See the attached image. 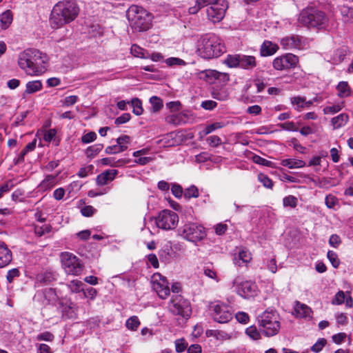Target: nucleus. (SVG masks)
I'll use <instances>...</instances> for the list:
<instances>
[{"label":"nucleus","instance_id":"obj_58","mask_svg":"<svg viewBox=\"0 0 353 353\" xmlns=\"http://www.w3.org/2000/svg\"><path fill=\"white\" fill-rule=\"evenodd\" d=\"M174 343H175L176 351L177 352H183L188 346V343H186V341L184 339H177L175 341Z\"/></svg>","mask_w":353,"mask_h":353},{"label":"nucleus","instance_id":"obj_32","mask_svg":"<svg viewBox=\"0 0 353 353\" xmlns=\"http://www.w3.org/2000/svg\"><path fill=\"white\" fill-rule=\"evenodd\" d=\"M349 119L346 113H341L339 115L332 119V124L334 129H338L345 125Z\"/></svg>","mask_w":353,"mask_h":353},{"label":"nucleus","instance_id":"obj_29","mask_svg":"<svg viewBox=\"0 0 353 353\" xmlns=\"http://www.w3.org/2000/svg\"><path fill=\"white\" fill-rule=\"evenodd\" d=\"M256 65V59L253 56L241 55L240 68L243 69H252Z\"/></svg>","mask_w":353,"mask_h":353},{"label":"nucleus","instance_id":"obj_37","mask_svg":"<svg viewBox=\"0 0 353 353\" xmlns=\"http://www.w3.org/2000/svg\"><path fill=\"white\" fill-rule=\"evenodd\" d=\"M131 54L136 57L141 59H148V52L137 44H133L130 48Z\"/></svg>","mask_w":353,"mask_h":353},{"label":"nucleus","instance_id":"obj_46","mask_svg":"<svg viewBox=\"0 0 353 353\" xmlns=\"http://www.w3.org/2000/svg\"><path fill=\"white\" fill-rule=\"evenodd\" d=\"M26 117L25 112H18L15 113L11 118V125L13 126H17L20 125Z\"/></svg>","mask_w":353,"mask_h":353},{"label":"nucleus","instance_id":"obj_38","mask_svg":"<svg viewBox=\"0 0 353 353\" xmlns=\"http://www.w3.org/2000/svg\"><path fill=\"white\" fill-rule=\"evenodd\" d=\"M131 141V137L128 135H121L116 139V143L119 145L123 151H125L128 148V145L130 144Z\"/></svg>","mask_w":353,"mask_h":353},{"label":"nucleus","instance_id":"obj_7","mask_svg":"<svg viewBox=\"0 0 353 353\" xmlns=\"http://www.w3.org/2000/svg\"><path fill=\"white\" fill-rule=\"evenodd\" d=\"M279 320V315L276 311L265 310L258 316L261 332L268 337L277 334L281 327Z\"/></svg>","mask_w":353,"mask_h":353},{"label":"nucleus","instance_id":"obj_21","mask_svg":"<svg viewBox=\"0 0 353 353\" xmlns=\"http://www.w3.org/2000/svg\"><path fill=\"white\" fill-rule=\"evenodd\" d=\"M150 150V148H145L141 150L134 151L132 153V156L135 157L134 162L141 165H145L152 162L154 160V158L146 156L149 153Z\"/></svg>","mask_w":353,"mask_h":353},{"label":"nucleus","instance_id":"obj_39","mask_svg":"<svg viewBox=\"0 0 353 353\" xmlns=\"http://www.w3.org/2000/svg\"><path fill=\"white\" fill-rule=\"evenodd\" d=\"M241 54L228 55L224 63L230 68L239 67Z\"/></svg>","mask_w":353,"mask_h":353},{"label":"nucleus","instance_id":"obj_54","mask_svg":"<svg viewBox=\"0 0 353 353\" xmlns=\"http://www.w3.org/2000/svg\"><path fill=\"white\" fill-rule=\"evenodd\" d=\"M327 341L325 339H319L311 347V350L314 352L318 353L322 350L325 345Z\"/></svg>","mask_w":353,"mask_h":353},{"label":"nucleus","instance_id":"obj_33","mask_svg":"<svg viewBox=\"0 0 353 353\" xmlns=\"http://www.w3.org/2000/svg\"><path fill=\"white\" fill-rule=\"evenodd\" d=\"M225 126V123L223 122H216L212 123L210 125H206L203 130H201L199 133V135L201 139H203L204 137L208 135V134L212 132L213 131L221 128Z\"/></svg>","mask_w":353,"mask_h":353},{"label":"nucleus","instance_id":"obj_63","mask_svg":"<svg viewBox=\"0 0 353 353\" xmlns=\"http://www.w3.org/2000/svg\"><path fill=\"white\" fill-rule=\"evenodd\" d=\"M83 296L94 300L97 295V290L93 288H88L85 291H83Z\"/></svg>","mask_w":353,"mask_h":353},{"label":"nucleus","instance_id":"obj_55","mask_svg":"<svg viewBox=\"0 0 353 353\" xmlns=\"http://www.w3.org/2000/svg\"><path fill=\"white\" fill-rule=\"evenodd\" d=\"M341 14L345 21L353 20V8L343 7L341 10Z\"/></svg>","mask_w":353,"mask_h":353},{"label":"nucleus","instance_id":"obj_34","mask_svg":"<svg viewBox=\"0 0 353 353\" xmlns=\"http://www.w3.org/2000/svg\"><path fill=\"white\" fill-rule=\"evenodd\" d=\"M336 90L340 97H347L351 94V90L347 81L339 82L336 86Z\"/></svg>","mask_w":353,"mask_h":353},{"label":"nucleus","instance_id":"obj_36","mask_svg":"<svg viewBox=\"0 0 353 353\" xmlns=\"http://www.w3.org/2000/svg\"><path fill=\"white\" fill-rule=\"evenodd\" d=\"M46 141L51 142L54 146H57L59 144L60 139L55 129H50L48 132H46Z\"/></svg>","mask_w":353,"mask_h":353},{"label":"nucleus","instance_id":"obj_59","mask_svg":"<svg viewBox=\"0 0 353 353\" xmlns=\"http://www.w3.org/2000/svg\"><path fill=\"white\" fill-rule=\"evenodd\" d=\"M105 152L107 154H119L120 152H122L123 151L121 150L119 145L116 143L115 144L108 146L105 148Z\"/></svg>","mask_w":353,"mask_h":353},{"label":"nucleus","instance_id":"obj_41","mask_svg":"<svg viewBox=\"0 0 353 353\" xmlns=\"http://www.w3.org/2000/svg\"><path fill=\"white\" fill-rule=\"evenodd\" d=\"M245 334L252 340L257 341L261 339V332L255 325H251L246 328Z\"/></svg>","mask_w":353,"mask_h":353},{"label":"nucleus","instance_id":"obj_13","mask_svg":"<svg viewBox=\"0 0 353 353\" xmlns=\"http://www.w3.org/2000/svg\"><path fill=\"white\" fill-rule=\"evenodd\" d=\"M213 319L219 323L229 322L232 318L231 309L227 304L215 302L210 305Z\"/></svg>","mask_w":353,"mask_h":353},{"label":"nucleus","instance_id":"obj_35","mask_svg":"<svg viewBox=\"0 0 353 353\" xmlns=\"http://www.w3.org/2000/svg\"><path fill=\"white\" fill-rule=\"evenodd\" d=\"M67 287L72 293H79L83 291V283L78 279H73L68 282Z\"/></svg>","mask_w":353,"mask_h":353},{"label":"nucleus","instance_id":"obj_27","mask_svg":"<svg viewBox=\"0 0 353 353\" xmlns=\"http://www.w3.org/2000/svg\"><path fill=\"white\" fill-rule=\"evenodd\" d=\"M294 314L299 318H311L312 310L307 305L296 301L294 305Z\"/></svg>","mask_w":353,"mask_h":353},{"label":"nucleus","instance_id":"obj_11","mask_svg":"<svg viewBox=\"0 0 353 353\" xmlns=\"http://www.w3.org/2000/svg\"><path fill=\"white\" fill-rule=\"evenodd\" d=\"M168 308L172 314L185 318L189 317L192 312L190 302L179 294L172 296Z\"/></svg>","mask_w":353,"mask_h":353},{"label":"nucleus","instance_id":"obj_53","mask_svg":"<svg viewBox=\"0 0 353 353\" xmlns=\"http://www.w3.org/2000/svg\"><path fill=\"white\" fill-rule=\"evenodd\" d=\"M258 180L267 188H272L273 183L272 181L265 174L260 173L258 175Z\"/></svg>","mask_w":353,"mask_h":353},{"label":"nucleus","instance_id":"obj_40","mask_svg":"<svg viewBox=\"0 0 353 353\" xmlns=\"http://www.w3.org/2000/svg\"><path fill=\"white\" fill-rule=\"evenodd\" d=\"M42 88V83L40 81H29L26 84V92L28 94L34 93Z\"/></svg>","mask_w":353,"mask_h":353},{"label":"nucleus","instance_id":"obj_2","mask_svg":"<svg viewBox=\"0 0 353 353\" xmlns=\"http://www.w3.org/2000/svg\"><path fill=\"white\" fill-rule=\"evenodd\" d=\"M225 52L222 40L213 34H206L198 39L196 44V53L204 59H211L220 57Z\"/></svg>","mask_w":353,"mask_h":353},{"label":"nucleus","instance_id":"obj_31","mask_svg":"<svg viewBox=\"0 0 353 353\" xmlns=\"http://www.w3.org/2000/svg\"><path fill=\"white\" fill-rule=\"evenodd\" d=\"M13 20L12 12L10 10H7L0 14V22L2 29H7Z\"/></svg>","mask_w":353,"mask_h":353},{"label":"nucleus","instance_id":"obj_12","mask_svg":"<svg viewBox=\"0 0 353 353\" xmlns=\"http://www.w3.org/2000/svg\"><path fill=\"white\" fill-rule=\"evenodd\" d=\"M179 223L178 214L170 210H164L159 212L155 219L157 228L164 230L174 229Z\"/></svg>","mask_w":353,"mask_h":353},{"label":"nucleus","instance_id":"obj_4","mask_svg":"<svg viewBox=\"0 0 353 353\" xmlns=\"http://www.w3.org/2000/svg\"><path fill=\"white\" fill-rule=\"evenodd\" d=\"M204 7H208L206 10L208 19L217 23L225 17L228 3L226 0H196L195 6L189 8V12L196 14Z\"/></svg>","mask_w":353,"mask_h":353},{"label":"nucleus","instance_id":"obj_3","mask_svg":"<svg viewBox=\"0 0 353 353\" xmlns=\"http://www.w3.org/2000/svg\"><path fill=\"white\" fill-rule=\"evenodd\" d=\"M41 52L37 49H26L20 52L18 57V65L25 72L31 76L43 74L44 68Z\"/></svg>","mask_w":353,"mask_h":353},{"label":"nucleus","instance_id":"obj_15","mask_svg":"<svg viewBox=\"0 0 353 353\" xmlns=\"http://www.w3.org/2000/svg\"><path fill=\"white\" fill-rule=\"evenodd\" d=\"M152 289L157 292L159 298L166 299L170 292L169 283L167 279L160 273H154L151 277Z\"/></svg>","mask_w":353,"mask_h":353},{"label":"nucleus","instance_id":"obj_52","mask_svg":"<svg viewBox=\"0 0 353 353\" xmlns=\"http://www.w3.org/2000/svg\"><path fill=\"white\" fill-rule=\"evenodd\" d=\"M153 110H160L163 107V101L158 97L153 96L150 99Z\"/></svg>","mask_w":353,"mask_h":353},{"label":"nucleus","instance_id":"obj_1","mask_svg":"<svg viewBox=\"0 0 353 353\" xmlns=\"http://www.w3.org/2000/svg\"><path fill=\"white\" fill-rule=\"evenodd\" d=\"M80 9L75 0H62L52 8L50 23L53 28H59L73 21L79 15Z\"/></svg>","mask_w":353,"mask_h":353},{"label":"nucleus","instance_id":"obj_6","mask_svg":"<svg viewBox=\"0 0 353 353\" xmlns=\"http://www.w3.org/2000/svg\"><path fill=\"white\" fill-rule=\"evenodd\" d=\"M298 21L302 26L318 30L325 29L328 24L325 14L314 8L303 10L299 14Z\"/></svg>","mask_w":353,"mask_h":353},{"label":"nucleus","instance_id":"obj_60","mask_svg":"<svg viewBox=\"0 0 353 353\" xmlns=\"http://www.w3.org/2000/svg\"><path fill=\"white\" fill-rule=\"evenodd\" d=\"M236 319L241 323L246 324L249 322V315L244 312H239L236 314Z\"/></svg>","mask_w":353,"mask_h":353},{"label":"nucleus","instance_id":"obj_44","mask_svg":"<svg viewBox=\"0 0 353 353\" xmlns=\"http://www.w3.org/2000/svg\"><path fill=\"white\" fill-rule=\"evenodd\" d=\"M298 203V199L293 195H288L283 199V205L285 208H294Z\"/></svg>","mask_w":353,"mask_h":353},{"label":"nucleus","instance_id":"obj_16","mask_svg":"<svg viewBox=\"0 0 353 353\" xmlns=\"http://www.w3.org/2000/svg\"><path fill=\"white\" fill-rule=\"evenodd\" d=\"M280 43L285 50H303L309 46V40L299 35H291L282 38Z\"/></svg>","mask_w":353,"mask_h":353},{"label":"nucleus","instance_id":"obj_18","mask_svg":"<svg viewBox=\"0 0 353 353\" xmlns=\"http://www.w3.org/2000/svg\"><path fill=\"white\" fill-rule=\"evenodd\" d=\"M252 260V254L248 249L245 248H239L237 253L235 254L234 263L236 265H246Z\"/></svg>","mask_w":353,"mask_h":353},{"label":"nucleus","instance_id":"obj_19","mask_svg":"<svg viewBox=\"0 0 353 353\" xmlns=\"http://www.w3.org/2000/svg\"><path fill=\"white\" fill-rule=\"evenodd\" d=\"M291 103L296 108H310L314 103L319 102V99L314 97L307 100L305 97L296 96L290 99Z\"/></svg>","mask_w":353,"mask_h":353},{"label":"nucleus","instance_id":"obj_28","mask_svg":"<svg viewBox=\"0 0 353 353\" xmlns=\"http://www.w3.org/2000/svg\"><path fill=\"white\" fill-rule=\"evenodd\" d=\"M281 165L289 169H298L305 165L304 161L295 158L284 159L281 160Z\"/></svg>","mask_w":353,"mask_h":353},{"label":"nucleus","instance_id":"obj_24","mask_svg":"<svg viewBox=\"0 0 353 353\" xmlns=\"http://www.w3.org/2000/svg\"><path fill=\"white\" fill-rule=\"evenodd\" d=\"M43 210H39V208L36 210L34 214V218L37 221V223L33 224V230L34 234L38 237H41L44 233V219L43 218Z\"/></svg>","mask_w":353,"mask_h":353},{"label":"nucleus","instance_id":"obj_20","mask_svg":"<svg viewBox=\"0 0 353 353\" xmlns=\"http://www.w3.org/2000/svg\"><path fill=\"white\" fill-rule=\"evenodd\" d=\"M291 103L296 108H310L314 103L319 102V99L314 97L307 100L305 97L296 96L290 99Z\"/></svg>","mask_w":353,"mask_h":353},{"label":"nucleus","instance_id":"obj_5","mask_svg":"<svg viewBox=\"0 0 353 353\" xmlns=\"http://www.w3.org/2000/svg\"><path fill=\"white\" fill-rule=\"evenodd\" d=\"M130 25L136 31H146L152 26V15L143 8L131 6L127 11Z\"/></svg>","mask_w":353,"mask_h":353},{"label":"nucleus","instance_id":"obj_25","mask_svg":"<svg viewBox=\"0 0 353 353\" xmlns=\"http://www.w3.org/2000/svg\"><path fill=\"white\" fill-rule=\"evenodd\" d=\"M279 50L276 43L270 41L265 40L261 44L260 48V54L261 57H269L274 54Z\"/></svg>","mask_w":353,"mask_h":353},{"label":"nucleus","instance_id":"obj_47","mask_svg":"<svg viewBox=\"0 0 353 353\" xmlns=\"http://www.w3.org/2000/svg\"><path fill=\"white\" fill-rule=\"evenodd\" d=\"M165 63L168 66L172 67L175 65H179V66H184L187 63L186 62L183 60L182 59L177 58V57H170L165 60Z\"/></svg>","mask_w":353,"mask_h":353},{"label":"nucleus","instance_id":"obj_9","mask_svg":"<svg viewBox=\"0 0 353 353\" xmlns=\"http://www.w3.org/2000/svg\"><path fill=\"white\" fill-rule=\"evenodd\" d=\"M61 267L68 275L79 276L83 271L84 265L81 260L70 252L60 254Z\"/></svg>","mask_w":353,"mask_h":353},{"label":"nucleus","instance_id":"obj_50","mask_svg":"<svg viewBox=\"0 0 353 353\" xmlns=\"http://www.w3.org/2000/svg\"><path fill=\"white\" fill-rule=\"evenodd\" d=\"M252 159L255 163L259 165H262L270 168H275L273 162L262 158L260 156L254 155L253 156Z\"/></svg>","mask_w":353,"mask_h":353},{"label":"nucleus","instance_id":"obj_14","mask_svg":"<svg viewBox=\"0 0 353 353\" xmlns=\"http://www.w3.org/2000/svg\"><path fill=\"white\" fill-rule=\"evenodd\" d=\"M299 57L292 53H286L276 57L272 61V66L276 70H288L296 68Z\"/></svg>","mask_w":353,"mask_h":353},{"label":"nucleus","instance_id":"obj_64","mask_svg":"<svg viewBox=\"0 0 353 353\" xmlns=\"http://www.w3.org/2000/svg\"><path fill=\"white\" fill-rule=\"evenodd\" d=\"M207 142L210 146L216 147L221 143V140L218 136L213 135L207 139Z\"/></svg>","mask_w":353,"mask_h":353},{"label":"nucleus","instance_id":"obj_42","mask_svg":"<svg viewBox=\"0 0 353 353\" xmlns=\"http://www.w3.org/2000/svg\"><path fill=\"white\" fill-rule=\"evenodd\" d=\"M346 55V51L344 49L336 50L332 56V63L334 64H338L342 62Z\"/></svg>","mask_w":353,"mask_h":353},{"label":"nucleus","instance_id":"obj_45","mask_svg":"<svg viewBox=\"0 0 353 353\" xmlns=\"http://www.w3.org/2000/svg\"><path fill=\"white\" fill-rule=\"evenodd\" d=\"M140 325V321L137 316H132L129 318L125 323V325L128 329L131 330L132 331H135L137 330Z\"/></svg>","mask_w":353,"mask_h":353},{"label":"nucleus","instance_id":"obj_10","mask_svg":"<svg viewBox=\"0 0 353 353\" xmlns=\"http://www.w3.org/2000/svg\"><path fill=\"white\" fill-rule=\"evenodd\" d=\"M234 292L244 299H250L257 295L258 288L255 283L244 280L240 276H236L232 281Z\"/></svg>","mask_w":353,"mask_h":353},{"label":"nucleus","instance_id":"obj_61","mask_svg":"<svg viewBox=\"0 0 353 353\" xmlns=\"http://www.w3.org/2000/svg\"><path fill=\"white\" fill-rule=\"evenodd\" d=\"M97 138V134L94 132H90L81 137L83 143H89L94 141Z\"/></svg>","mask_w":353,"mask_h":353},{"label":"nucleus","instance_id":"obj_56","mask_svg":"<svg viewBox=\"0 0 353 353\" xmlns=\"http://www.w3.org/2000/svg\"><path fill=\"white\" fill-rule=\"evenodd\" d=\"M203 274L208 278L214 279L216 282L219 281L216 271L208 266L204 268Z\"/></svg>","mask_w":353,"mask_h":353},{"label":"nucleus","instance_id":"obj_22","mask_svg":"<svg viewBox=\"0 0 353 353\" xmlns=\"http://www.w3.org/2000/svg\"><path fill=\"white\" fill-rule=\"evenodd\" d=\"M118 174L117 170H107L99 174L96 179L98 185L103 186L112 181Z\"/></svg>","mask_w":353,"mask_h":353},{"label":"nucleus","instance_id":"obj_30","mask_svg":"<svg viewBox=\"0 0 353 353\" xmlns=\"http://www.w3.org/2000/svg\"><path fill=\"white\" fill-rule=\"evenodd\" d=\"M167 121L174 125H179L186 123L188 119H186V114H184V112H174L172 115L167 117Z\"/></svg>","mask_w":353,"mask_h":353},{"label":"nucleus","instance_id":"obj_17","mask_svg":"<svg viewBox=\"0 0 353 353\" xmlns=\"http://www.w3.org/2000/svg\"><path fill=\"white\" fill-rule=\"evenodd\" d=\"M199 78L210 84H224L229 81V74L214 70H205L199 73Z\"/></svg>","mask_w":353,"mask_h":353},{"label":"nucleus","instance_id":"obj_8","mask_svg":"<svg viewBox=\"0 0 353 353\" xmlns=\"http://www.w3.org/2000/svg\"><path fill=\"white\" fill-rule=\"evenodd\" d=\"M179 235L185 240L196 244L207 236L204 226L195 222H187L179 230Z\"/></svg>","mask_w":353,"mask_h":353},{"label":"nucleus","instance_id":"obj_51","mask_svg":"<svg viewBox=\"0 0 353 353\" xmlns=\"http://www.w3.org/2000/svg\"><path fill=\"white\" fill-rule=\"evenodd\" d=\"M346 294L343 291H339L332 300V305H341L345 302Z\"/></svg>","mask_w":353,"mask_h":353},{"label":"nucleus","instance_id":"obj_48","mask_svg":"<svg viewBox=\"0 0 353 353\" xmlns=\"http://www.w3.org/2000/svg\"><path fill=\"white\" fill-rule=\"evenodd\" d=\"M327 259H329L330 262L331 263V264L332 265V266L334 268H337L339 266L340 260L338 257L337 254L335 252H334L332 250L328 251L327 254Z\"/></svg>","mask_w":353,"mask_h":353},{"label":"nucleus","instance_id":"obj_49","mask_svg":"<svg viewBox=\"0 0 353 353\" xmlns=\"http://www.w3.org/2000/svg\"><path fill=\"white\" fill-rule=\"evenodd\" d=\"M199 196V190L194 185H192L190 188L185 190L184 196L187 199L197 198Z\"/></svg>","mask_w":353,"mask_h":353},{"label":"nucleus","instance_id":"obj_62","mask_svg":"<svg viewBox=\"0 0 353 353\" xmlns=\"http://www.w3.org/2000/svg\"><path fill=\"white\" fill-rule=\"evenodd\" d=\"M347 337V334L344 332H340L336 334H334L332 336V341L335 343L336 344H341L342 343L345 338Z\"/></svg>","mask_w":353,"mask_h":353},{"label":"nucleus","instance_id":"obj_43","mask_svg":"<svg viewBox=\"0 0 353 353\" xmlns=\"http://www.w3.org/2000/svg\"><path fill=\"white\" fill-rule=\"evenodd\" d=\"M103 149L102 144H95L86 149L85 154L89 158H93Z\"/></svg>","mask_w":353,"mask_h":353},{"label":"nucleus","instance_id":"obj_23","mask_svg":"<svg viewBox=\"0 0 353 353\" xmlns=\"http://www.w3.org/2000/svg\"><path fill=\"white\" fill-rule=\"evenodd\" d=\"M12 254L4 242H0V268L7 266L12 261Z\"/></svg>","mask_w":353,"mask_h":353},{"label":"nucleus","instance_id":"obj_57","mask_svg":"<svg viewBox=\"0 0 353 353\" xmlns=\"http://www.w3.org/2000/svg\"><path fill=\"white\" fill-rule=\"evenodd\" d=\"M212 95L215 99L224 100L228 97V92L223 88H221L220 90L213 88Z\"/></svg>","mask_w":353,"mask_h":353},{"label":"nucleus","instance_id":"obj_26","mask_svg":"<svg viewBox=\"0 0 353 353\" xmlns=\"http://www.w3.org/2000/svg\"><path fill=\"white\" fill-rule=\"evenodd\" d=\"M117 108L120 110H124L128 108H132L133 110H135V109L143 110L142 103L138 98H134L131 101H120L117 103Z\"/></svg>","mask_w":353,"mask_h":353}]
</instances>
